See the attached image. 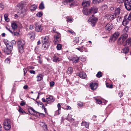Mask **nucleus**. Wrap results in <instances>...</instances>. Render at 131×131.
<instances>
[{
  "instance_id": "obj_1",
  "label": "nucleus",
  "mask_w": 131,
  "mask_h": 131,
  "mask_svg": "<svg viewBox=\"0 0 131 131\" xmlns=\"http://www.w3.org/2000/svg\"><path fill=\"white\" fill-rule=\"evenodd\" d=\"M42 42L43 44L42 47L45 49H47L50 45L49 37L48 36L43 37L42 38Z\"/></svg>"
},
{
  "instance_id": "obj_2",
  "label": "nucleus",
  "mask_w": 131,
  "mask_h": 131,
  "mask_svg": "<svg viewBox=\"0 0 131 131\" xmlns=\"http://www.w3.org/2000/svg\"><path fill=\"white\" fill-rule=\"evenodd\" d=\"M4 43L6 46V48H5L4 49V52L6 54H8L12 51V45L9 42L4 41Z\"/></svg>"
},
{
  "instance_id": "obj_3",
  "label": "nucleus",
  "mask_w": 131,
  "mask_h": 131,
  "mask_svg": "<svg viewBox=\"0 0 131 131\" xmlns=\"http://www.w3.org/2000/svg\"><path fill=\"white\" fill-rule=\"evenodd\" d=\"M128 35L126 33H124L118 39L117 43L118 45H121L123 44L124 41L127 38Z\"/></svg>"
},
{
  "instance_id": "obj_4",
  "label": "nucleus",
  "mask_w": 131,
  "mask_h": 131,
  "mask_svg": "<svg viewBox=\"0 0 131 131\" xmlns=\"http://www.w3.org/2000/svg\"><path fill=\"white\" fill-rule=\"evenodd\" d=\"M25 42L23 40H19L18 42V48L19 52L21 53H23L24 51V47Z\"/></svg>"
},
{
  "instance_id": "obj_5",
  "label": "nucleus",
  "mask_w": 131,
  "mask_h": 131,
  "mask_svg": "<svg viewBox=\"0 0 131 131\" xmlns=\"http://www.w3.org/2000/svg\"><path fill=\"white\" fill-rule=\"evenodd\" d=\"M4 127L6 130H9L11 127L10 122L8 119H5L3 123Z\"/></svg>"
},
{
  "instance_id": "obj_6",
  "label": "nucleus",
  "mask_w": 131,
  "mask_h": 131,
  "mask_svg": "<svg viewBox=\"0 0 131 131\" xmlns=\"http://www.w3.org/2000/svg\"><path fill=\"white\" fill-rule=\"evenodd\" d=\"M125 8L128 10H131V0H126L124 2Z\"/></svg>"
},
{
  "instance_id": "obj_7",
  "label": "nucleus",
  "mask_w": 131,
  "mask_h": 131,
  "mask_svg": "<svg viewBox=\"0 0 131 131\" xmlns=\"http://www.w3.org/2000/svg\"><path fill=\"white\" fill-rule=\"evenodd\" d=\"M43 29V27L39 23H37L35 24V29L36 31H41Z\"/></svg>"
},
{
  "instance_id": "obj_8",
  "label": "nucleus",
  "mask_w": 131,
  "mask_h": 131,
  "mask_svg": "<svg viewBox=\"0 0 131 131\" xmlns=\"http://www.w3.org/2000/svg\"><path fill=\"white\" fill-rule=\"evenodd\" d=\"M54 98L52 96H50L49 97H46V101L48 104H50L54 102Z\"/></svg>"
},
{
  "instance_id": "obj_9",
  "label": "nucleus",
  "mask_w": 131,
  "mask_h": 131,
  "mask_svg": "<svg viewBox=\"0 0 131 131\" xmlns=\"http://www.w3.org/2000/svg\"><path fill=\"white\" fill-rule=\"evenodd\" d=\"M98 8L96 7H92L89 10V13L90 14H94L97 12Z\"/></svg>"
},
{
  "instance_id": "obj_10",
  "label": "nucleus",
  "mask_w": 131,
  "mask_h": 131,
  "mask_svg": "<svg viewBox=\"0 0 131 131\" xmlns=\"http://www.w3.org/2000/svg\"><path fill=\"white\" fill-rule=\"evenodd\" d=\"M119 34L118 32H115L110 38V40L112 41L113 40L114 41L118 38Z\"/></svg>"
},
{
  "instance_id": "obj_11",
  "label": "nucleus",
  "mask_w": 131,
  "mask_h": 131,
  "mask_svg": "<svg viewBox=\"0 0 131 131\" xmlns=\"http://www.w3.org/2000/svg\"><path fill=\"white\" fill-rule=\"evenodd\" d=\"M90 2L89 1H84L83 2L82 5L83 7V8H86V7L90 6Z\"/></svg>"
},
{
  "instance_id": "obj_12",
  "label": "nucleus",
  "mask_w": 131,
  "mask_h": 131,
  "mask_svg": "<svg viewBox=\"0 0 131 131\" xmlns=\"http://www.w3.org/2000/svg\"><path fill=\"white\" fill-rule=\"evenodd\" d=\"M124 46H127L128 47L131 46V38H128L124 43Z\"/></svg>"
},
{
  "instance_id": "obj_13",
  "label": "nucleus",
  "mask_w": 131,
  "mask_h": 131,
  "mask_svg": "<svg viewBox=\"0 0 131 131\" xmlns=\"http://www.w3.org/2000/svg\"><path fill=\"white\" fill-rule=\"evenodd\" d=\"M112 25L111 23H108L106 26L105 29L107 30L110 31L111 30L112 28Z\"/></svg>"
},
{
  "instance_id": "obj_14",
  "label": "nucleus",
  "mask_w": 131,
  "mask_h": 131,
  "mask_svg": "<svg viewBox=\"0 0 131 131\" xmlns=\"http://www.w3.org/2000/svg\"><path fill=\"white\" fill-rule=\"evenodd\" d=\"M90 86L92 90H95L97 87V84L95 83H92L90 84Z\"/></svg>"
},
{
  "instance_id": "obj_15",
  "label": "nucleus",
  "mask_w": 131,
  "mask_h": 131,
  "mask_svg": "<svg viewBox=\"0 0 131 131\" xmlns=\"http://www.w3.org/2000/svg\"><path fill=\"white\" fill-rule=\"evenodd\" d=\"M78 75L82 79H85L86 77V74L84 72H80L78 74Z\"/></svg>"
},
{
  "instance_id": "obj_16",
  "label": "nucleus",
  "mask_w": 131,
  "mask_h": 131,
  "mask_svg": "<svg viewBox=\"0 0 131 131\" xmlns=\"http://www.w3.org/2000/svg\"><path fill=\"white\" fill-rule=\"evenodd\" d=\"M24 7V5L21 3L18 4L17 7H16V9L19 10H20L22 9Z\"/></svg>"
},
{
  "instance_id": "obj_17",
  "label": "nucleus",
  "mask_w": 131,
  "mask_h": 131,
  "mask_svg": "<svg viewBox=\"0 0 131 131\" xmlns=\"http://www.w3.org/2000/svg\"><path fill=\"white\" fill-rule=\"evenodd\" d=\"M28 36L31 39L34 40L35 38V34L34 32H31L28 34Z\"/></svg>"
},
{
  "instance_id": "obj_18",
  "label": "nucleus",
  "mask_w": 131,
  "mask_h": 131,
  "mask_svg": "<svg viewBox=\"0 0 131 131\" xmlns=\"http://www.w3.org/2000/svg\"><path fill=\"white\" fill-rule=\"evenodd\" d=\"M129 51V48L128 47H126L122 50V52L126 54L128 53Z\"/></svg>"
},
{
  "instance_id": "obj_19",
  "label": "nucleus",
  "mask_w": 131,
  "mask_h": 131,
  "mask_svg": "<svg viewBox=\"0 0 131 131\" xmlns=\"http://www.w3.org/2000/svg\"><path fill=\"white\" fill-rule=\"evenodd\" d=\"M129 21V20L126 18H124L122 22V24L124 26H125L128 23Z\"/></svg>"
},
{
  "instance_id": "obj_20",
  "label": "nucleus",
  "mask_w": 131,
  "mask_h": 131,
  "mask_svg": "<svg viewBox=\"0 0 131 131\" xmlns=\"http://www.w3.org/2000/svg\"><path fill=\"white\" fill-rule=\"evenodd\" d=\"M83 12L84 14L86 15H88L89 14H90L89 13L88 9L87 8H83Z\"/></svg>"
},
{
  "instance_id": "obj_21",
  "label": "nucleus",
  "mask_w": 131,
  "mask_h": 131,
  "mask_svg": "<svg viewBox=\"0 0 131 131\" xmlns=\"http://www.w3.org/2000/svg\"><path fill=\"white\" fill-rule=\"evenodd\" d=\"M53 61L54 62H57L61 60L60 58L57 57L56 56H54L53 58Z\"/></svg>"
},
{
  "instance_id": "obj_22",
  "label": "nucleus",
  "mask_w": 131,
  "mask_h": 131,
  "mask_svg": "<svg viewBox=\"0 0 131 131\" xmlns=\"http://www.w3.org/2000/svg\"><path fill=\"white\" fill-rule=\"evenodd\" d=\"M81 125L82 126H85L87 128H89V123L86 122H83Z\"/></svg>"
},
{
  "instance_id": "obj_23",
  "label": "nucleus",
  "mask_w": 131,
  "mask_h": 131,
  "mask_svg": "<svg viewBox=\"0 0 131 131\" xmlns=\"http://www.w3.org/2000/svg\"><path fill=\"white\" fill-rule=\"evenodd\" d=\"M79 58L77 57H74L72 58V61L73 62L76 63L79 61Z\"/></svg>"
},
{
  "instance_id": "obj_24",
  "label": "nucleus",
  "mask_w": 131,
  "mask_h": 131,
  "mask_svg": "<svg viewBox=\"0 0 131 131\" xmlns=\"http://www.w3.org/2000/svg\"><path fill=\"white\" fill-rule=\"evenodd\" d=\"M12 29L13 30H16L17 27V26L16 24L15 23H14L12 24Z\"/></svg>"
},
{
  "instance_id": "obj_25",
  "label": "nucleus",
  "mask_w": 131,
  "mask_h": 131,
  "mask_svg": "<svg viewBox=\"0 0 131 131\" xmlns=\"http://www.w3.org/2000/svg\"><path fill=\"white\" fill-rule=\"evenodd\" d=\"M121 9L119 8H117L115 10V13L117 15H119L120 13Z\"/></svg>"
},
{
  "instance_id": "obj_26",
  "label": "nucleus",
  "mask_w": 131,
  "mask_h": 131,
  "mask_svg": "<svg viewBox=\"0 0 131 131\" xmlns=\"http://www.w3.org/2000/svg\"><path fill=\"white\" fill-rule=\"evenodd\" d=\"M18 111L21 114H26V112L24 111L22 108H21L19 106V108L18 110Z\"/></svg>"
},
{
  "instance_id": "obj_27",
  "label": "nucleus",
  "mask_w": 131,
  "mask_h": 131,
  "mask_svg": "<svg viewBox=\"0 0 131 131\" xmlns=\"http://www.w3.org/2000/svg\"><path fill=\"white\" fill-rule=\"evenodd\" d=\"M97 19L96 18L94 17L91 19V22L94 25L97 21Z\"/></svg>"
},
{
  "instance_id": "obj_28",
  "label": "nucleus",
  "mask_w": 131,
  "mask_h": 131,
  "mask_svg": "<svg viewBox=\"0 0 131 131\" xmlns=\"http://www.w3.org/2000/svg\"><path fill=\"white\" fill-rule=\"evenodd\" d=\"M124 28L122 31L124 33H126L129 30V27L128 26H125Z\"/></svg>"
},
{
  "instance_id": "obj_29",
  "label": "nucleus",
  "mask_w": 131,
  "mask_h": 131,
  "mask_svg": "<svg viewBox=\"0 0 131 131\" xmlns=\"http://www.w3.org/2000/svg\"><path fill=\"white\" fill-rule=\"evenodd\" d=\"M12 34L14 36H18L19 35V32L17 31L16 30H13Z\"/></svg>"
},
{
  "instance_id": "obj_30",
  "label": "nucleus",
  "mask_w": 131,
  "mask_h": 131,
  "mask_svg": "<svg viewBox=\"0 0 131 131\" xmlns=\"http://www.w3.org/2000/svg\"><path fill=\"white\" fill-rule=\"evenodd\" d=\"M72 69L71 67H69L68 68V69L67 71V72L68 74H71L72 73Z\"/></svg>"
},
{
  "instance_id": "obj_31",
  "label": "nucleus",
  "mask_w": 131,
  "mask_h": 131,
  "mask_svg": "<svg viewBox=\"0 0 131 131\" xmlns=\"http://www.w3.org/2000/svg\"><path fill=\"white\" fill-rule=\"evenodd\" d=\"M39 8L40 9H43L45 8L43 2H41L39 6Z\"/></svg>"
},
{
  "instance_id": "obj_32",
  "label": "nucleus",
  "mask_w": 131,
  "mask_h": 131,
  "mask_svg": "<svg viewBox=\"0 0 131 131\" xmlns=\"http://www.w3.org/2000/svg\"><path fill=\"white\" fill-rule=\"evenodd\" d=\"M103 0H93V3L94 4H99L100 3L102 2Z\"/></svg>"
},
{
  "instance_id": "obj_33",
  "label": "nucleus",
  "mask_w": 131,
  "mask_h": 131,
  "mask_svg": "<svg viewBox=\"0 0 131 131\" xmlns=\"http://www.w3.org/2000/svg\"><path fill=\"white\" fill-rule=\"evenodd\" d=\"M37 8V6L35 5H31L30 7V10H35Z\"/></svg>"
},
{
  "instance_id": "obj_34",
  "label": "nucleus",
  "mask_w": 131,
  "mask_h": 131,
  "mask_svg": "<svg viewBox=\"0 0 131 131\" xmlns=\"http://www.w3.org/2000/svg\"><path fill=\"white\" fill-rule=\"evenodd\" d=\"M37 81H40L43 78L42 76V75L41 74L39 75L37 77Z\"/></svg>"
},
{
  "instance_id": "obj_35",
  "label": "nucleus",
  "mask_w": 131,
  "mask_h": 131,
  "mask_svg": "<svg viewBox=\"0 0 131 131\" xmlns=\"http://www.w3.org/2000/svg\"><path fill=\"white\" fill-rule=\"evenodd\" d=\"M107 6L106 5H105L102 6V10L103 11H105L107 10Z\"/></svg>"
},
{
  "instance_id": "obj_36",
  "label": "nucleus",
  "mask_w": 131,
  "mask_h": 131,
  "mask_svg": "<svg viewBox=\"0 0 131 131\" xmlns=\"http://www.w3.org/2000/svg\"><path fill=\"white\" fill-rule=\"evenodd\" d=\"M79 37H75L73 40L74 42L77 43H78L79 41Z\"/></svg>"
},
{
  "instance_id": "obj_37",
  "label": "nucleus",
  "mask_w": 131,
  "mask_h": 131,
  "mask_svg": "<svg viewBox=\"0 0 131 131\" xmlns=\"http://www.w3.org/2000/svg\"><path fill=\"white\" fill-rule=\"evenodd\" d=\"M102 72L100 71L96 75V76L98 78L102 77Z\"/></svg>"
},
{
  "instance_id": "obj_38",
  "label": "nucleus",
  "mask_w": 131,
  "mask_h": 131,
  "mask_svg": "<svg viewBox=\"0 0 131 131\" xmlns=\"http://www.w3.org/2000/svg\"><path fill=\"white\" fill-rule=\"evenodd\" d=\"M116 16L117 15H116L115 13L113 14L110 15V18L111 19H113L114 18H115Z\"/></svg>"
},
{
  "instance_id": "obj_39",
  "label": "nucleus",
  "mask_w": 131,
  "mask_h": 131,
  "mask_svg": "<svg viewBox=\"0 0 131 131\" xmlns=\"http://www.w3.org/2000/svg\"><path fill=\"white\" fill-rule=\"evenodd\" d=\"M77 105L80 107H82L83 106V103L81 101H79L77 103Z\"/></svg>"
},
{
  "instance_id": "obj_40",
  "label": "nucleus",
  "mask_w": 131,
  "mask_h": 131,
  "mask_svg": "<svg viewBox=\"0 0 131 131\" xmlns=\"http://www.w3.org/2000/svg\"><path fill=\"white\" fill-rule=\"evenodd\" d=\"M62 45L61 44H58L57 46V49L58 50H60L62 47Z\"/></svg>"
},
{
  "instance_id": "obj_41",
  "label": "nucleus",
  "mask_w": 131,
  "mask_h": 131,
  "mask_svg": "<svg viewBox=\"0 0 131 131\" xmlns=\"http://www.w3.org/2000/svg\"><path fill=\"white\" fill-rule=\"evenodd\" d=\"M10 43H11L12 45V49H13V45H15L16 43V42L15 40H12L11 42H9Z\"/></svg>"
},
{
  "instance_id": "obj_42",
  "label": "nucleus",
  "mask_w": 131,
  "mask_h": 131,
  "mask_svg": "<svg viewBox=\"0 0 131 131\" xmlns=\"http://www.w3.org/2000/svg\"><path fill=\"white\" fill-rule=\"evenodd\" d=\"M96 103L98 104H101L102 103V102L100 99H96Z\"/></svg>"
},
{
  "instance_id": "obj_43",
  "label": "nucleus",
  "mask_w": 131,
  "mask_h": 131,
  "mask_svg": "<svg viewBox=\"0 0 131 131\" xmlns=\"http://www.w3.org/2000/svg\"><path fill=\"white\" fill-rule=\"evenodd\" d=\"M116 20L118 22H119L122 21V18L121 17L118 16L117 17Z\"/></svg>"
},
{
  "instance_id": "obj_44",
  "label": "nucleus",
  "mask_w": 131,
  "mask_h": 131,
  "mask_svg": "<svg viewBox=\"0 0 131 131\" xmlns=\"http://www.w3.org/2000/svg\"><path fill=\"white\" fill-rule=\"evenodd\" d=\"M42 15V13L41 12H38L36 14V15L38 17H41Z\"/></svg>"
},
{
  "instance_id": "obj_45",
  "label": "nucleus",
  "mask_w": 131,
  "mask_h": 131,
  "mask_svg": "<svg viewBox=\"0 0 131 131\" xmlns=\"http://www.w3.org/2000/svg\"><path fill=\"white\" fill-rule=\"evenodd\" d=\"M60 110H59L58 109L55 112V115H59L60 113V112H59V111Z\"/></svg>"
},
{
  "instance_id": "obj_46",
  "label": "nucleus",
  "mask_w": 131,
  "mask_h": 131,
  "mask_svg": "<svg viewBox=\"0 0 131 131\" xmlns=\"http://www.w3.org/2000/svg\"><path fill=\"white\" fill-rule=\"evenodd\" d=\"M66 119L69 121V122H73L74 121V119H73V118H67Z\"/></svg>"
},
{
  "instance_id": "obj_47",
  "label": "nucleus",
  "mask_w": 131,
  "mask_h": 131,
  "mask_svg": "<svg viewBox=\"0 0 131 131\" xmlns=\"http://www.w3.org/2000/svg\"><path fill=\"white\" fill-rule=\"evenodd\" d=\"M42 127L43 128V129L44 131H47V125H45Z\"/></svg>"
},
{
  "instance_id": "obj_48",
  "label": "nucleus",
  "mask_w": 131,
  "mask_h": 131,
  "mask_svg": "<svg viewBox=\"0 0 131 131\" xmlns=\"http://www.w3.org/2000/svg\"><path fill=\"white\" fill-rule=\"evenodd\" d=\"M60 40L54 39V43L55 44H56L59 42Z\"/></svg>"
},
{
  "instance_id": "obj_49",
  "label": "nucleus",
  "mask_w": 131,
  "mask_h": 131,
  "mask_svg": "<svg viewBox=\"0 0 131 131\" xmlns=\"http://www.w3.org/2000/svg\"><path fill=\"white\" fill-rule=\"evenodd\" d=\"M57 107L58 108V109L59 110H61V106L60 104V103H59L57 104Z\"/></svg>"
},
{
  "instance_id": "obj_50",
  "label": "nucleus",
  "mask_w": 131,
  "mask_h": 131,
  "mask_svg": "<svg viewBox=\"0 0 131 131\" xmlns=\"http://www.w3.org/2000/svg\"><path fill=\"white\" fill-rule=\"evenodd\" d=\"M58 35L57 36H54V39H58L59 40V35L60 34H58Z\"/></svg>"
},
{
  "instance_id": "obj_51",
  "label": "nucleus",
  "mask_w": 131,
  "mask_h": 131,
  "mask_svg": "<svg viewBox=\"0 0 131 131\" xmlns=\"http://www.w3.org/2000/svg\"><path fill=\"white\" fill-rule=\"evenodd\" d=\"M30 109L31 110V111H32L34 113H39V112H37L36 111H35L34 109V108L32 107H30Z\"/></svg>"
},
{
  "instance_id": "obj_52",
  "label": "nucleus",
  "mask_w": 131,
  "mask_h": 131,
  "mask_svg": "<svg viewBox=\"0 0 131 131\" xmlns=\"http://www.w3.org/2000/svg\"><path fill=\"white\" fill-rule=\"evenodd\" d=\"M45 84L44 83V82H42L41 83V84L40 85V87L41 88H43L44 86L45 85Z\"/></svg>"
},
{
  "instance_id": "obj_53",
  "label": "nucleus",
  "mask_w": 131,
  "mask_h": 131,
  "mask_svg": "<svg viewBox=\"0 0 131 131\" xmlns=\"http://www.w3.org/2000/svg\"><path fill=\"white\" fill-rule=\"evenodd\" d=\"M82 47H80L79 48H77L76 49L79 50L80 52H82L83 51L82 49Z\"/></svg>"
},
{
  "instance_id": "obj_54",
  "label": "nucleus",
  "mask_w": 131,
  "mask_h": 131,
  "mask_svg": "<svg viewBox=\"0 0 131 131\" xmlns=\"http://www.w3.org/2000/svg\"><path fill=\"white\" fill-rule=\"evenodd\" d=\"M54 84V83L53 81H51L50 83V86L51 87L53 86Z\"/></svg>"
},
{
  "instance_id": "obj_55",
  "label": "nucleus",
  "mask_w": 131,
  "mask_h": 131,
  "mask_svg": "<svg viewBox=\"0 0 131 131\" xmlns=\"http://www.w3.org/2000/svg\"><path fill=\"white\" fill-rule=\"evenodd\" d=\"M129 20H131V12L128 16V18H127Z\"/></svg>"
},
{
  "instance_id": "obj_56",
  "label": "nucleus",
  "mask_w": 131,
  "mask_h": 131,
  "mask_svg": "<svg viewBox=\"0 0 131 131\" xmlns=\"http://www.w3.org/2000/svg\"><path fill=\"white\" fill-rule=\"evenodd\" d=\"M24 9L25 10L24 12H23L22 11H21V13L22 14H23V15H25L27 11V10L26 9Z\"/></svg>"
},
{
  "instance_id": "obj_57",
  "label": "nucleus",
  "mask_w": 131,
  "mask_h": 131,
  "mask_svg": "<svg viewBox=\"0 0 131 131\" xmlns=\"http://www.w3.org/2000/svg\"><path fill=\"white\" fill-rule=\"evenodd\" d=\"M40 125L42 127L44 126L45 125H46V124H45V123L44 122H40Z\"/></svg>"
},
{
  "instance_id": "obj_58",
  "label": "nucleus",
  "mask_w": 131,
  "mask_h": 131,
  "mask_svg": "<svg viewBox=\"0 0 131 131\" xmlns=\"http://www.w3.org/2000/svg\"><path fill=\"white\" fill-rule=\"evenodd\" d=\"M67 21L68 22H71L72 21V19L71 18H67Z\"/></svg>"
},
{
  "instance_id": "obj_59",
  "label": "nucleus",
  "mask_w": 131,
  "mask_h": 131,
  "mask_svg": "<svg viewBox=\"0 0 131 131\" xmlns=\"http://www.w3.org/2000/svg\"><path fill=\"white\" fill-rule=\"evenodd\" d=\"M56 30V29L55 28L53 27V28L52 30L54 31V32H56L58 34H60V33L59 32H58L57 31L56 32L55 31Z\"/></svg>"
},
{
  "instance_id": "obj_60",
  "label": "nucleus",
  "mask_w": 131,
  "mask_h": 131,
  "mask_svg": "<svg viewBox=\"0 0 131 131\" xmlns=\"http://www.w3.org/2000/svg\"><path fill=\"white\" fill-rule=\"evenodd\" d=\"M6 28L7 30L9 31L11 33H12L13 31L10 30V28L6 27Z\"/></svg>"
},
{
  "instance_id": "obj_61",
  "label": "nucleus",
  "mask_w": 131,
  "mask_h": 131,
  "mask_svg": "<svg viewBox=\"0 0 131 131\" xmlns=\"http://www.w3.org/2000/svg\"><path fill=\"white\" fill-rule=\"evenodd\" d=\"M24 72V75L25 76V74L27 73V71L26 70V69L25 68H24L23 69Z\"/></svg>"
},
{
  "instance_id": "obj_62",
  "label": "nucleus",
  "mask_w": 131,
  "mask_h": 131,
  "mask_svg": "<svg viewBox=\"0 0 131 131\" xmlns=\"http://www.w3.org/2000/svg\"><path fill=\"white\" fill-rule=\"evenodd\" d=\"M30 72L31 73L33 74H35V71L33 70H30Z\"/></svg>"
},
{
  "instance_id": "obj_63",
  "label": "nucleus",
  "mask_w": 131,
  "mask_h": 131,
  "mask_svg": "<svg viewBox=\"0 0 131 131\" xmlns=\"http://www.w3.org/2000/svg\"><path fill=\"white\" fill-rule=\"evenodd\" d=\"M25 104V103L23 101H22L20 104V105L21 106H23Z\"/></svg>"
},
{
  "instance_id": "obj_64",
  "label": "nucleus",
  "mask_w": 131,
  "mask_h": 131,
  "mask_svg": "<svg viewBox=\"0 0 131 131\" xmlns=\"http://www.w3.org/2000/svg\"><path fill=\"white\" fill-rule=\"evenodd\" d=\"M37 58L38 59H39V62L40 63H41V60L40 59V56H38L37 57Z\"/></svg>"
}]
</instances>
